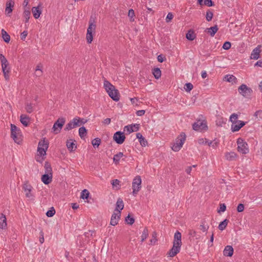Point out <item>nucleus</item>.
<instances>
[{"label": "nucleus", "instance_id": "f257e3e1", "mask_svg": "<svg viewBox=\"0 0 262 262\" xmlns=\"http://www.w3.org/2000/svg\"><path fill=\"white\" fill-rule=\"evenodd\" d=\"M104 86L109 96L115 101H118L120 99V94L118 90L115 86L112 84L108 81H104Z\"/></svg>", "mask_w": 262, "mask_h": 262}, {"label": "nucleus", "instance_id": "f03ea898", "mask_svg": "<svg viewBox=\"0 0 262 262\" xmlns=\"http://www.w3.org/2000/svg\"><path fill=\"white\" fill-rule=\"evenodd\" d=\"M186 139V135L184 133H182L176 139V142L171 147L172 149L174 151H179Z\"/></svg>", "mask_w": 262, "mask_h": 262}, {"label": "nucleus", "instance_id": "7ed1b4c3", "mask_svg": "<svg viewBox=\"0 0 262 262\" xmlns=\"http://www.w3.org/2000/svg\"><path fill=\"white\" fill-rule=\"evenodd\" d=\"M96 25L94 23V20L91 17L89 20V26L87 29L86 41L88 43H91L93 39V32L95 31Z\"/></svg>", "mask_w": 262, "mask_h": 262}, {"label": "nucleus", "instance_id": "20e7f679", "mask_svg": "<svg viewBox=\"0 0 262 262\" xmlns=\"http://www.w3.org/2000/svg\"><path fill=\"white\" fill-rule=\"evenodd\" d=\"M20 130L15 125L11 124V137L13 139L14 141L19 144L21 142Z\"/></svg>", "mask_w": 262, "mask_h": 262}, {"label": "nucleus", "instance_id": "39448f33", "mask_svg": "<svg viewBox=\"0 0 262 262\" xmlns=\"http://www.w3.org/2000/svg\"><path fill=\"white\" fill-rule=\"evenodd\" d=\"M237 150L238 152L246 154L249 152V149L247 143L243 139L239 138L237 140Z\"/></svg>", "mask_w": 262, "mask_h": 262}, {"label": "nucleus", "instance_id": "423d86ee", "mask_svg": "<svg viewBox=\"0 0 262 262\" xmlns=\"http://www.w3.org/2000/svg\"><path fill=\"white\" fill-rule=\"evenodd\" d=\"M238 91L241 95L247 98H249L253 93V90L245 84L240 85L238 88Z\"/></svg>", "mask_w": 262, "mask_h": 262}, {"label": "nucleus", "instance_id": "0eeeda50", "mask_svg": "<svg viewBox=\"0 0 262 262\" xmlns=\"http://www.w3.org/2000/svg\"><path fill=\"white\" fill-rule=\"evenodd\" d=\"M49 147V142L44 138L42 140H41L38 142L37 151L40 155V156L46 155V151L47 150Z\"/></svg>", "mask_w": 262, "mask_h": 262}, {"label": "nucleus", "instance_id": "6e6552de", "mask_svg": "<svg viewBox=\"0 0 262 262\" xmlns=\"http://www.w3.org/2000/svg\"><path fill=\"white\" fill-rule=\"evenodd\" d=\"M132 188L133 189V194L136 196L141 188V178L140 176H137L134 179Z\"/></svg>", "mask_w": 262, "mask_h": 262}, {"label": "nucleus", "instance_id": "1a4fd4ad", "mask_svg": "<svg viewBox=\"0 0 262 262\" xmlns=\"http://www.w3.org/2000/svg\"><path fill=\"white\" fill-rule=\"evenodd\" d=\"M65 122L66 119L64 118H59L55 122L52 128L55 134H57L60 132Z\"/></svg>", "mask_w": 262, "mask_h": 262}, {"label": "nucleus", "instance_id": "9d476101", "mask_svg": "<svg viewBox=\"0 0 262 262\" xmlns=\"http://www.w3.org/2000/svg\"><path fill=\"white\" fill-rule=\"evenodd\" d=\"M113 140L118 144H122L125 140L124 133L121 131L116 132L114 134Z\"/></svg>", "mask_w": 262, "mask_h": 262}, {"label": "nucleus", "instance_id": "9b49d317", "mask_svg": "<svg viewBox=\"0 0 262 262\" xmlns=\"http://www.w3.org/2000/svg\"><path fill=\"white\" fill-rule=\"evenodd\" d=\"M192 128L194 130L201 131L202 130H207L208 126L205 122L199 120L192 124Z\"/></svg>", "mask_w": 262, "mask_h": 262}, {"label": "nucleus", "instance_id": "f8f14e48", "mask_svg": "<svg viewBox=\"0 0 262 262\" xmlns=\"http://www.w3.org/2000/svg\"><path fill=\"white\" fill-rule=\"evenodd\" d=\"M79 121L80 120L77 119V118H74L66 124L64 128V130L69 131L75 128L76 126H80V124H79Z\"/></svg>", "mask_w": 262, "mask_h": 262}, {"label": "nucleus", "instance_id": "ddd939ff", "mask_svg": "<svg viewBox=\"0 0 262 262\" xmlns=\"http://www.w3.org/2000/svg\"><path fill=\"white\" fill-rule=\"evenodd\" d=\"M23 189L25 192L26 196L28 198H31L33 197V194L31 191L33 189L32 186L29 183L28 181H25L23 185Z\"/></svg>", "mask_w": 262, "mask_h": 262}, {"label": "nucleus", "instance_id": "4468645a", "mask_svg": "<svg viewBox=\"0 0 262 262\" xmlns=\"http://www.w3.org/2000/svg\"><path fill=\"white\" fill-rule=\"evenodd\" d=\"M121 212H117L114 211V213L112 215L110 221V225L112 226H116L118 224V222L121 217Z\"/></svg>", "mask_w": 262, "mask_h": 262}, {"label": "nucleus", "instance_id": "2eb2a0df", "mask_svg": "<svg viewBox=\"0 0 262 262\" xmlns=\"http://www.w3.org/2000/svg\"><path fill=\"white\" fill-rule=\"evenodd\" d=\"M181 247V245H176L174 243H173L172 247L168 253L169 256L173 257L176 256L178 253L180 252Z\"/></svg>", "mask_w": 262, "mask_h": 262}, {"label": "nucleus", "instance_id": "dca6fc26", "mask_svg": "<svg viewBox=\"0 0 262 262\" xmlns=\"http://www.w3.org/2000/svg\"><path fill=\"white\" fill-rule=\"evenodd\" d=\"M140 128L139 124H132L125 126L124 130L126 131L128 134H130L134 132H137Z\"/></svg>", "mask_w": 262, "mask_h": 262}, {"label": "nucleus", "instance_id": "f3484780", "mask_svg": "<svg viewBox=\"0 0 262 262\" xmlns=\"http://www.w3.org/2000/svg\"><path fill=\"white\" fill-rule=\"evenodd\" d=\"M0 60L2 64V71H4V70L5 71L10 70L9 66V62L3 54H0Z\"/></svg>", "mask_w": 262, "mask_h": 262}, {"label": "nucleus", "instance_id": "a211bd4d", "mask_svg": "<svg viewBox=\"0 0 262 262\" xmlns=\"http://www.w3.org/2000/svg\"><path fill=\"white\" fill-rule=\"evenodd\" d=\"M14 6V2L13 0H7L6 4L5 13L6 14L10 16L13 11V8Z\"/></svg>", "mask_w": 262, "mask_h": 262}, {"label": "nucleus", "instance_id": "6ab92c4d", "mask_svg": "<svg viewBox=\"0 0 262 262\" xmlns=\"http://www.w3.org/2000/svg\"><path fill=\"white\" fill-rule=\"evenodd\" d=\"M245 122L243 121L238 120V122L236 124L231 125V130L233 132H235L238 131L242 127H243L245 124Z\"/></svg>", "mask_w": 262, "mask_h": 262}, {"label": "nucleus", "instance_id": "aec40b11", "mask_svg": "<svg viewBox=\"0 0 262 262\" xmlns=\"http://www.w3.org/2000/svg\"><path fill=\"white\" fill-rule=\"evenodd\" d=\"M75 140L73 141L72 139L68 140L67 141L66 145L68 149V150L70 151H74L77 148V146L76 143L74 142Z\"/></svg>", "mask_w": 262, "mask_h": 262}, {"label": "nucleus", "instance_id": "412c9836", "mask_svg": "<svg viewBox=\"0 0 262 262\" xmlns=\"http://www.w3.org/2000/svg\"><path fill=\"white\" fill-rule=\"evenodd\" d=\"M123 208H124L123 201L122 200V199H121L120 198H119L117 199L114 211L117 212H121V211L122 210H123Z\"/></svg>", "mask_w": 262, "mask_h": 262}, {"label": "nucleus", "instance_id": "4be33fe9", "mask_svg": "<svg viewBox=\"0 0 262 262\" xmlns=\"http://www.w3.org/2000/svg\"><path fill=\"white\" fill-rule=\"evenodd\" d=\"M261 50L259 46L254 49L251 53L250 58L252 59H258L259 58V54Z\"/></svg>", "mask_w": 262, "mask_h": 262}, {"label": "nucleus", "instance_id": "5701e85b", "mask_svg": "<svg viewBox=\"0 0 262 262\" xmlns=\"http://www.w3.org/2000/svg\"><path fill=\"white\" fill-rule=\"evenodd\" d=\"M32 11L34 17L36 19H37L40 17L42 12V10L40 8V6H38L37 7H33L32 8Z\"/></svg>", "mask_w": 262, "mask_h": 262}, {"label": "nucleus", "instance_id": "b1692460", "mask_svg": "<svg viewBox=\"0 0 262 262\" xmlns=\"http://www.w3.org/2000/svg\"><path fill=\"white\" fill-rule=\"evenodd\" d=\"M182 235L181 232L179 231H177L174 235V239L173 243H174L176 245L182 246Z\"/></svg>", "mask_w": 262, "mask_h": 262}, {"label": "nucleus", "instance_id": "393cba45", "mask_svg": "<svg viewBox=\"0 0 262 262\" xmlns=\"http://www.w3.org/2000/svg\"><path fill=\"white\" fill-rule=\"evenodd\" d=\"M233 248L231 246H226L224 250L223 254L226 256L231 257L233 254Z\"/></svg>", "mask_w": 262, "mask_h": 262}, {"label": "nucleus", "instance_id": "a878e982", "mask_svg": "<svg viewBox=\"0 0 262 262\" xmlns=\"http://www.w3.org/2000/svg\"><path fill=\"white\" fill-rule=\"evenodd\" d=\"M52 175L45 173L41 176V181L46 185L50 184L52 180Z\"/></svg>", "mask_w": 262, "mask_h": 262}, {"label": "nucleus", "instance_id": "bb28decb", "mask_svg": "<svg viewBox=\"0 0 262 262\" xmlns=\"http://www.w3.org/2000/svg\"><path fill=\"white\" fill-rule=\"evenodd\" d=\"M30 121V118L26 115L22 114L20 116V121L25 126H28Z\"/></svg>", "mask_w": 262, "mask_h": 262}, {"label": "nucleus", "instance_id": "cd10ccee", "mask_svg": "<svg viewBox=\"0 0 262 262\" xmlns=\"http://www.w3.org/2000/svg\"><path fill=\"white\" fill-rule=\"evenodd\" d=\"M136 137L139 140V142H140L141 145L142 146H146L147 145V141L146 140V139L142 136V135L138 133L136 134Z\"/></svg>", "mask_w": 262, "mask_h": 262}, {"label": "nucleus", "instance_id": "c85d7f7f", "mask_svg": "<svg viewBox=\"0 0 262 262\" xmlns=\"http://www.w3.org/2000/svg\"><path fill=\"white\" fill-rule=\"evenodd\" d=\"M44 167L45 169V173L53 176L52 168L49 162H45Z\"/></svg>", "mask_w": 262, "mask_h": 262}, {"label": "nucleus", "instance_id": "c756f323", "mask_svg": "<svg viewBox=\"0 0 262 262\" xmlns=\"http://www.w3.org/2000/svg\"><path fill=\"white\" fill-rule=\"evenodd\" d=\"M225 157L227 160L233 161L237 157V154L233 151L227 152L225 154Z\"/></svg>", "mask_w": 262, "mask_h": 262}, {"label": "nucleus", "instance_id": "7c9ffc66", "mask_svg": "<svg viewBox=\"0 0 262 262\" xmlns=\"http://www.w3.org/2000/svg\"><path fill=\"white\" fill-rule=\"evenodd\" d=\"M186 37L188 40H193L196 37L194 31L193 30H189L186 35Z\"/></svg>", "mask_w": 262, "mask_h": 262}, {"label": "nucleus", "instance_id": "2f4dec72", "mask_svg": "<svg viewBox=\"0 0 262 262\" xmlns=\"http://www.w3.org/2000/svg\"><path fill=\"white\" fill-rule=\"evenodd\" d=\"M218 27L216 25L213 27H211L209 28H207V30H208V33L211 36L213 37L214 36L215 33L218 31Z\"/></svg>", "mask_w": 262, "mask_h": 262}, {"label": "nucleus", "instance_id": "473e14b6", "mask_svg": "<svg viewBox=\"0 0 262 262\" xmlns=\"http://www.w3.org/2000/svg\"><path fill=\"white\" fill-rule=\"evenodd\" d=\"M152 73L156 79H159L161 76V71L159 68H155L152 70Z\"/></svg>", "mask_w": 262, "mask_h": 262}, {"label": "nucleus", "instance_id": "72a5a7b5", "mask_svg": "<svg viewBox=\"0 0 262 262\" xmlns=\"http://www.w3.org/2000/svg\"><path fill=\"white\" fill-rule=\"evenodd\" d=\"M124 156L122 152H119L117 154L115 155L113 157V162L115 164L119 163L120 158Z\"/></svg>", "mask_w": 262, "mask_h": 262}, {"label": "nucleus", "instance_id": "f704fd0d", "mask_svg": "<svg viewBox=\"0 0 262 262\" xmlns=\"http://www.w3.org/2000/svg\"><path fill=\"white\" fill-rule=\"evenodd\" d=\"M2 34L4 41L6 43H9L10 40V36L8 34V33L6 31H5L4 29H2Z\"/></svg>", "mask_w": 262, "mask_h": 262}, {"label": "nucleus", "instance_id": "c9c22d12", "mask_svg": "<svg viewBox=\"0 0 262 262\" xmlns=\"http://www.w3.org/2000/svg\"><path fill=\"white\" fill-rule=\"evenodd\" d=\"M209 225L207 224L206 221H201V224L200 226L199 229L203 232H206L209 229Z\"/></svg>", "mask_w": 262, "mask_h": 262}, {"label": "nucleus", "instance_id": "e433bc0d", "mask_svg": "<svg viewBox=\"0 0 262 262\" xmlns=\"http://www.w3.org/2000/svg\"><path fill=\"white\" fill-rule=\"evenodd\" d=\"M87 134V129L84 126L79 128V135L81 139L84 138Z\"/></svg>", "mask_w": 262, "mask_h": 262}, {"label": "nucleus", "instance_id": "4c0bfd02", "mask_svg": "<svg viewBox=\"0 0 262 262\" xmlns=\"http://www.w3.org/2000/svg\"><path fill=\"white\" fill-rule=\"evenodd\" d=\"M7 226L6 217L5 215L2 214L0 217V228L4 229Z\"/></svg>", "mask_w": 262, "mask_h": 262}, {"label": "nucleus", "instance_id": "58836bf2", "mask_svg": "<svg viewBox=\"0 0 262 262\" xmlns=\"http://www.w3.org/2000/svg\"><path fill=\"white\" fill-rule=\"evenodd\" d=\"M228 222H229L228 220L225 219L223 221L221 222L220 223L219 227H218L219 229L221 231L224 230L226 228Z\"/></svg>", "mask_w": 262, "mask_h": 262}, {"label": "nucleus", "instance_id": "ea45409f", "mask_svg": "<svg viewBox=\"0 0 262 262\" xmlns=\"http://www.w3.org/2000/svg\"><path fill=\"white\" fill-rule=\"evenodd\" d=\"M205 144H207L209 146H211L212 148H215L217 146H218L219 143L215 140L209 141L208 140H206Z\"/></svg>", "mask_w": 262, "mask_h": 262}, {"label": "nucleus", "instance_id": "a19ab883", "mask_svg": "<svg viewBox=\"0 0 262 262\" xmlns=\"http://www.w3.org/2000/svg\"><path fill=\"white\" fill-rule=\"evenodd\" d=\"M90 195V192L87 189H84L81 192L80 198L88 199Z\"/></svg>", "mask_w": 262, "mask_h": 262}, {"label": "nucleus", "instance_id": "79ce46f5", "mask_svg": "<svg viewBox=\"0 0 262 262\" xmlns=\"http://www.w3.org/2000/svg\"><path fill=\"white\" fill-rule=\"evenodd\" d=\"M24 17L25 19V23H28L29 21L30 15H31V12L29 10H25L23 13Z\"/></svg>", "mask_w": 262, "mask_h": 262}, {"label": "nucleus", "instance_id": "37998d69", "mask_svg": "<svg viewBox=\"0 0 262 262\" xmlns=\"http://www.w3.org/2000/svg\"><path fill=\"white\" fill-rule=\"evenodd\" d=\"M148 236V230L147 228H145L143 231L142 235H141V241L143 242L144 241Z\"/></svg>", "mask_w": 262, "mask_h": 262}, {"label": "nucleus", "instance_id": "c03bdc74", "mask_svg": "<svg viewBox=\"0 0 262 262\" xmlns=\"http://www.w3.org/2000/svg\"><path fill=\"white\" fill-rule=\"evenodd\" d=\"M101 143V139L99 138H96L92 141V144L94 148L98 147Z\"/></svg>", "mask_w": 262, "mask_h": 262}, {"label": "nucleus", "instance_id": "a18cd8bd", "mask_svg": "<svg viewBox=\"0 0 262 262\" xmlns=\"http://www.w3.org/2000/svg\"><path fill=\"white\" fill-rule=\"evenodd\" d=\"M125 221L127 224L132 225L135 222V219L133 217L130 216V214H128L125 217Z\"/></svg>", "mask_w": 262, "mask_h": 262}, {"label": "nucleus", "instance_id": "49530a36", "mask_svg": "<svg viewBox=\"0 0 262 262\" xmlns=\"http://www.w3.org/2000/svg\"><path fill=\"white\" fill-rule=\"evenodd\" d=\"M238 118V115L235 114H232L230 117V121L232 123V124H236L238 120H237Z\"/></svg>", "mask_w": 262, "mask_h": 262}, {"label": "nucleus", "instance_id": "de8ad7c7", "mask_svg": "<svg viewBox=\"0 0 262 262\" xmlns=\"http://www.w3.org/2000/svg\"><path fill=\"white\" fill-rule=\"evenodd\" d=\"M25 109L28 113H31L33 111V104L31 103H27L26 104Z\"/></svg>", "mask_w": 262, "mask_h": 262}, {"label": "nucleus", "instance_id": "09e8293b", "mask_svg": "<svg viewBox=\"0 0 262 262\" xmlns=\"http://www.w3.org/2000/svg\"><path fill=\"white\" fill-rule=\"evenodd\" d=\"M213 16V13L210 10H208L206 12V18L208 21H210L212 20Z\"/></svg>", "mask_w": 262, "mask_h": 262}, {"label": "nucleus", "instance_id": "8fccbe9b", "mask_svg": "<svg viewBox=\"0 0 262 262\" xmlns=\"http://www.w3.org/2000/svg\"><path fill=\"white\" fill-rule=\"evenodd\" d=\"M46 215L48 217H52L55 214V210L53 207L50 208V209L46 212Z\"/></svg>", "mask_w": 262, "mask_h": 262}, {"label": "nucleus", "instance_id": "3c124183", "mask_svg": "<svg viewBox=\"0 0 262 262\" xmlns=\"http://www.w3.org/2000/svg\"><path fill=\"white\" fill-rule=\"evenodd\" d=\"M224 79L228 82H232L233 80L236 79V77L232 75H226Z\"/></svg>", "mask_w": 262, "mask_h": 262}, {"label": "nucleus", "instance_id": "603ef678", "mask_svg": "<svg viewBox=\"0 0 262 262\" xmlns=\"http://www.w3.org/2000/svg\"><path fill=\"white\" fill-rule=\"evenodd\" d=\"M193 85L191 83H186L184 85V89L186 92H190L193 89Z\"/></svg>", "mask_w": 262, "mask_h": 262}, {"label": "nucleus", "instance_id": "864d4df0", "mask_svg": "<svg viewBox=\"0 0 262 262\" xmlns=\"http://www.w3.org/2000/svg\"><path fill=\"white\" fill-rule=\"evenodd\" d=\"M128 16L130 18V21H134L135 16L134 10L132 9H129L128 13Z\"/></svg>", "mask_w": 262, "mask_h": 262}, {"label": "nucleus", "instance_id": "5fc2aeb1", "mask_svg": "<svg viewBox=\"0 0 262 262\" xmlns=\"http://www.w3.org/2000/svg\"><path fill=\"white\" fill-rule=\"evenodd\" d=\"M226 210V206L225 204H220V208L217 210L218 213L225 212Z\"/></svg>", "mask_w": 262, "mask_h": 262}, {"label": "nucleus", "instance_id": "6e6d98bb", "mask_svg": "<svg viewBox=\"0 0 262 262\" xmlns=\"http://www.w3.org/2000/svg\"><path fill=\"white\" fill-rule=\"evenodd\" d=\"M204 5L208 7L214 6V3L212 0H204Z\"/></svg>", "mask_w": 262, "mask_h": 262}, {"label": "nucleus", "instance_id": "4d7b16f0", "mask_svg": "<svg viewBox=\"0 0 262 262\" xmlns=\"http://www.w3.org/2000/svg\"><path fill=\"white\" fill-rule=\"evenodd\" d=\"M231 47V43L229 41H225L223 45V47L222 48L224 49V50H229Z\"/></svg>", "mask_w": 262, "mask_h": 262}, {"label": "nucleus", "instance_id": "13d9d810", "mask_svg": "<svg viewBox=\"0 0 262 262\" xmlns=\"http://www.w3.org/2000/svg\"><path fill=\"white\" fill-rule=\"evenodd\" d=\"M10 72V70H6V71H5V70H4V71H3L5 79L6 80H9V79Z\"/></svg>", "mask_w": 262, "mask_h": 262}, {"label": "nucleus", "instance_id": "bf43d9fd", "mask_svg": "<svg viewBox=\"0 0 262 262\" xmlns=\"http://www.w3.org/2000/svg\"><path fill=\"white\" fill-rule=\"evenodd\" d=\"M173 15L172 13L171 12H169L166 17V21L167 23L170 22L171 20V19L173 18Z\"/></svg>", "mask_w": 262, "mask_h": 262}, {"label": "nucleus", "instance_id": "052dcab7", "mask_svg": "<svg viewBox=\"0 0 262 262\" xmlns=\"http://www.w3.org/2000/svg\"><path fill=\"white\" fill-rule=\"evenodd\" d=\"M244 210V205L243 204L240 203L238 205L237 207V211L238 212H242Z\"/></svg>", "mask_w": 262, "mask_h": 262}, {"label": "nucleus", "instance_id": "680f3d73", "mask_svg": "<svg viewBox=\"0 0 262 262\" xmlns=\"http://www.w3.org/2000/svg\"><path fill=\"white\" fill-rule=\"evenodd\" d=\"M28 35V31L27 30L24 31L20 34V37L22 40H25L26 36Z\"/></svg>", "mask_w": 262, "mask_h": 262}, {"label": "nucleus", "instance_id": "e2e57ef3", "mask_svg": "<svg viewBox=\"0 0 262 262\" xmlns=\"http://www.w3.org/2000/svg\"><path fill=\"white\" fill-rule=\"evenodd\" d=\"M39 234V242L40 244H42L44 242V233L42 230L40 231Z\"/></svg>", "mask_w": 262, "mask_h": 262}, {"label": "nucleus", "instance_id": "0e129e2a", "mask_svg": "<svg viewBox=\"0 0 262 262\" xmlns=\"http://www.w3.org/2000/svg\"><path fill=\"white\" fill-rule=\"evenodd\" d=\"M157 59L159 62H162L166 60V58L162 54H160L158 56Z\"/></svg>", "mask_w": 262, "mask_h": 262}, {"label": "nucleus", "instance_id": "69168bd1", "mask_svg": "<svg viewBox=\"0 0 262 262\" xmlns=\"http://www.w3.org/2000/svg\"><path fill=\"white\" fill-rule=\"evenodd\" d=\"M120 181L118 179H115L112 181V184L113 187H117L120 184Z\"/></svg>", "mask_w": 262, "mask_h": 262}, {"label": "nucleus", "instance_id": "338daca9", "mask_svg": "<svg viewBox=\"0 0 262 262\" xmlns=\"http://www.w3.org/2000/svg\"><path fill=\"white\" fill-rule=\"evenodd\" d=\"M254 116L256 118H262V111H257L254 114Z\"/></svg>", "mask_w": 262, "mask_h": 262}, {"label": "nucleus", "instance_id": "774afa93", "mask_svg": "<svg viewBox=\"0 0 262 262\" xmlns=\"http://www.w3.org/2000/svg\"><path fill=\"white\" fill-rule=\"evenodd\" d=\"M156 233L155 232H153L152 233V238L150 239V244H152V243H155V242L157 241L156 238Z\"/></svg>", "mask_w": 262, "mask_h": 262}]
</instances>
